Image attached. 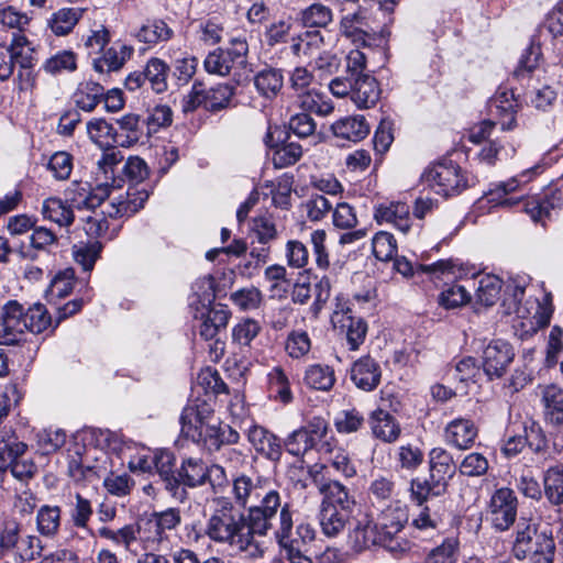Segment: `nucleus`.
I'll use <instances>...</instances> for the list:
<instances>
[{"instance_id": "9", "label": "nucleus", "mask_w": 563, "mask_h": 563, "mask_svg": "<svg viewBox=\"0 0 563 563\" xmlns=\"http://www.w3.org/2000/svg\"><path fill=\"white\" fill-rule=\"evenodd\" d=\"M91 434L97 446L118 455L122 463L126 462L131 472L152 473L153 451L151 449L140 446L110 430H93Z\"/></svg>"}, {"instance_id": "53", "label": "nucleus", "mask_w": 563, "mask_h": 563, "mask_svg": "<svg viewBox=\"0 0 563 563\" xmlns=\"http://www.w3.org/2000/svg\"><path fill=\"white\" fill-rule=\"evenodd\" d=\"M148 518L157 528L162 537H167L170 541V533L181 523V512L178 508H167L162 511L152 512Z\"/></svg>"}, {"instance_id": "13", "label": "nucleus", "mask_w": 563, "mask_h": 563, "mask_svg": "<svg viewBox=\"0 0 563 563\" xmlns=\"http://www.w3.org/2000/svg\"><path fill=\"white\" fill-rule=\"evenodd\" d=\"M542 53L540 46L530 45L521 54L518 65L514 70V76L519 79H532L536 77L540 80V74L543 73L550 80H556L563 86V47L559 49L558 60L548 64L544 68H540V59Z\"/></svg>"}, {"instance_id": "18", "label": "nucleus", "mask_w": 563, "mask_h": 563, "mask_svg": "<svg viewBox=\"0 0 563 563\" xmlns=\"http://www.w3.org/2000/svg\"><path fill=\"white\" fill-rule=\"evenodd\" d=\"M32 49V42L20 33L12 34L10 44L0 43V81H7L13 75L15 65L25 64Z\"/></svg>"}, {"instance_id": "31", "label": "nucleus", "mask_w": 563, "mask_h": 563, "mask_svg": "<svg viewBox=\"0 0 563 563\" xmlns=\"http://www.w3.org/2000/svg\"><path fill=\"white\" fill-rule=\"evenodd\" d=\"M152 472H156L165 483L166 489H168L174 496L178 492V479L177 473L175 472V456L174 454L164 449L153 451L152 456Z\"/></svg>"}, {"instance_id": "17", "label": "nucleus", "mask_w": 563, "mask_h": 563, "mask_svg": "<svg viewBox=\"0 0 563 563\" xmlns=\"http://www.w3.org/2000/svg\"><path fill=\"white\" fill-rule=\"evenodd\" d=\"M515 352L512 346L504 340H492L483 350V371L492 380L500 378L514 361Z\"/></svg>"}, {"instance_id": "16", "label": "nucleus", "mask_w": 563, "mask_h": 563, "mask_svg": "<svg viewBox=\"0 0 563 563\" xmlns=\"http://www.w3.org/2000/svg\"><path fill=\"white\" fill-rule=\"evenodd\" d=\"M26 329L24 307L18 300L7 301L0 309V345L18 344Z\"/></svg>"}, {"instance_id": "55", "label": "nucleus", "mask_w": 563, "mask_h": 563, "mask_svg": "<svg viewBox=\"0 0 563 563\" xmlns=\"http://www.w3.org/2000/svg\"><path fill=\"white\" fill-rule=\"evenodd\" d=\"M173 36V30L163 20L148 21L139 30L136 37L145 44H156Z\"/></svg>"}, {"instance_id": "8", "label": "nucleus", "mask_w": 563, "mask_h": 563, "mask_svg": "<svg viewBox=\"0 0 563 563\" xmlns=\"http://www.w3.org/2000/svg\"><path fill=\"white\" fill-rule=\"evenodd\" d=\"M232 499L234 500L235 507L249 508V514L255 509H264L263 507L269 499L272 503L271 512H267L264 517L265 523H268V528L274 529V520L279 508H282L280 494L275 489H267L260 478H252L245 474H240L232 478L231 488Z\"/></svg>"}, {"instance_id": "62", "label": "nucleus", "mask_w": 563, "mask_h": 563, "mask_svg": "<svg viewBox=\"0 0 563 563\" xmlns=\"http://www.w3.org/2000/svg\"><path fill=\"white\" fill-rule=\"evenodd\" d=\"M372 251L378 261H390L397 252V242L394 235L386 231L377 232L372 239Z\"/></svg>"}, {"instance_id": "63", "label": "nucleus", "mask_w": 563, "mask_h": 563, "mask_svg": "<svg viewBox=\"0 0 563 563\" xmlns=\"http://www.w3.org/2000/svg\"><path fill=\"white\" fill-rule=\"evenodd\" d=\"M311 349L309 334L303 330L291 331L285 342V351L291 358L298 360L306 356Z\"/></svg>"}, {"instance_id": "59", "label": "nucleus", "mask_w": 563, "mask_h": 563, "mask_svg": "<svg viewBox=\"0 0 563 563\" xmlns=\"http://www.w3.org/2000/svg\"><path fill=\"white\" fill-rule=\"evenodd\" d=\"M429 474L446 481L448 475L454 470L453 457L446 450L433 448L429 453Z\"/></svg>"}, {"instance_id": "51", "label": "nucleus", "mask_w": 563, "mask_h": 563, "mask_svg": "<svg viewBox=\"0 0 563 563\" xmlns=\"http://www.w3.org/2000/svg\"><path fill=\"white\" fill-rule=\"evenodd\" d=\"M503 288V280L494 274L482 275L476 288V299L481 303L489 307L499 298Z\"/></svg>"}, {"instance_id": "24", "label": "nucleus", "mask_w": 563, "mask_h": 563, "mask_svg": "<svg viewBox=\"0 0 563 563\" xmlns=\"http://www.w3.org/2000/svg\"><path fill=\"white\" fill-rule=\"evenodd\" d=\"M478 434L474 421L466 418H456L449 422L444 430L445 441L460 450L470 449Z\"/></svg>"}, {"instance_id": "3", "label": "nucleus", "mask_w": 563, "mask_h": 563, "mask_svg": "<svg viewBox=\"0 0 563 563\" xmlns=\"http://www.w3.org/2000/svg\"><path fill=\"white\" fill-rule=\"evenodd\" d=\"M101 206L91 208V213L85 220V230L88 235L113 240L122 228L121 220L129 218L143 208L148 199V192L145 189H139L135 186H129L126 191L111 195Z\"/></svg>"}, {"instance_id": "7", "label": "nucleus", "mask_w": 563, "mask_h": 563, "mask_svg": "<svg viewBox=\"0 0 563 563\" xmlns=\"http://www.w3.org/2000/svg\"><path fill=\"white\" fill-rule=\"evenodd\" d=\"M99 536L118 547H122L133 555L139 554V548L142 551L163 550L168 544V538L162 537L148 517L141 519L134 525H125L117 530L102 527L99 529Z\"/></svg>"}, {"instance_id": "29", "label": "nucleus", "mask_w": 563, "mask_h": 563, "mask_svg": "<svg viewBox=\"0 0 563 563\" xmlns=\"http://www.w3.org/2000/svg\"><path fill=\"white\" fill-rule=\"evenodd\" d=\"M446 486V481L434 477L431 474L424 477H415L410 482V499L418 506H423L430 497L442 495L445 492Z\"/></svg>"}, {"instance_id": "49", "label": "nucleus", "mask_w": 563, "mask_h": 563, "mask_svg": "<svg viewBox=\"0 0 563 563\" xmlns=\"http://www.w3.org/2000/svg\"><path fill=\"white\" fill-rule=\"evenodd\" d=\"M143 71L153 91L162 93L167 90L169 66L163 59L157 57L150 58Z\"/></svg>"}, {"instance_id": "33", "label": "nucleus", "mask_w": 563, "mask_h": 563, "mask_svg": "<svg viewBox=\"0 0 563 563\" xmlns=\"http://www.w3.org/2000/svg\"><path fill=\"white\" fill-rule=\"evenodd\" d=\"M89 140L101 150L118 145L117 129L103 118H93L86 124Z\"/></svg>"}, {"instance_id": "40", "label": "nucleus", "mask_w": 563, "mask_h": 563, "mask_svg": "<svg viewBox=\"0 0 563 563\" xmlns=\"http://www.w3.org/2000/svg\"><path fill=\"white\" fill-rule=\"evenodd\" d=\"M104 97V88L98 82L87 80L78 85L74 93L75 104L86 111L91 112L101 102Z\"/></svg>"}, {"instance_id": "30", "label": "nucleus", "mask_w": 563, "mask_h": 563, "mask_svg": "<svg viewBox=\"0 0 563 563\" xmlns=\"http://www.w3.org/2000/svg\"><path fill=\"white\" fill-rule=\"evenodd\" d=\"M380 97V89L376 79L363 75L353 79L351 100L358 109H368L376 104Z\"/></svg>"}, {"instance_id": "1", "label": "nucleus", "mask_w": 563, "mask_h": 563, "mask_svg": "<svg viewBox=\"0 0 563 563\" xmlns=\"http://www.w3.org/2000/svg\"><path fill=\"white\" fill-rule=\"evenodd\" d=\"M272 499L265 503L264 509H255L245 515L233 501L227 497L214 499V508L207 518L202 533H195V541L202 536L210 541L227 545L234 552L249 558H260L263 549L255 540V534L265 536L271 528L265 523L264 517L271 512Z\"/></svg>"}, {"instance_id": "4", "label": "nucleus", "mask_w": 563, "mask_h": 563, "mask_svg": "<svg viewBox=\"0 0 563 563\" xmlns=\"http://www.w3.org/2000/svg\"><path fill=\"white\" fill-rule=\"evenodd\" d=\"M407 521L408 515L405 507L398 503L388 505L377 515L373 526L357 525L350 538L354 539L356 549L378 544L391 552L405 551L407 542L400 533Z\"/></svg>"}, {"instance_id": "46", "label": "nucleus", "mask_w": 563, "mask_h": 563, "mask_svg": "<svg viewBox=\"0 0 563 563\" xmlns=\"http://www.w3.org/2000/svg\"><path fill=\"white\" fill-rule=\"evenodd\" d=\"M254 85L257 91L266 98L275 97L284 85V76L280 69L266 67L254 76Z\"/></svg>"}, {"instance_id": "34", "label": "nucleus", "mask_w": 563, "mask_h": 563, "mask_svg": "<svg viewBox=\"0 0 563 563\" xmlns=\"http://www.w3.org/2000/svg\"><path fill=\"white\" fill-rule=\"evenodd\" d=\"M36 531L41 537L55 539L62 527V509L59 506L43 505L36 512Z\"/></svg>"}, {"instance_id": "35", "label": "nucleus", "mask_w": 563, "mask_h": 563, "mask_svg": "<svg viewBox=\"0 0 563 563\" xmlns=\"http://www.w3.org/2000/svg\"><path fill=\"white\" fill-rule=\"evenodd\" d=\"M247 438L256 452L265 455L271 460L279 459L282 451L278 439L263 427H251L247 433Z\"/></svg>"}, {"instance_id": "32", "label": "nucleus", "mask_w": 563, "mask_h": 563, "mask_svg": "<svg viewBox=\"0 0 563 563\" xmlns=\"http://www.w3.org/2000/svg\"><path fill=\"white\" fill-rule=\"evenodd\" d=\"M373 435L384 442H394L400 435V426L389 412L377 409L369 417Z\"/></svg>"}, {"instance_id": "56", "label": "nucleus", "mask_w": 563, "mask_h": 563, "mask_svg": "<svg viewBox=\"0 0 563 563\" xmlns=\"http://www.w3.org/2000/svg\"><path fill=\"white\" fill-rule=\"evenodd\" d=\"M332 20V10L322 3H313L300 13V21L305 27H325Z\"/></svg>"}, {"instance_id": "26", "label": "nucleus", "mask_w": 563, "mask_h": 563, "mask_svg": "<svg viewBox=\"0 0 563 563\" xmlns=\"http://www.w3.org/2000/svg\"><path fill=\"white\" fill-rule=\"evenodd\" d=\"M371 128L363 115H347L334 121L331 132L336 139L353 143L361 142L369 134Z\"/></svg>"}, {"instance_id": "41", "label": "nucleus", "mask_w": 563, "mask_h": 563, "mask_svg": "<svg viewBox=\"0 0 563 563\" xmlns=\"http://www.w3.org/2000/svg\"><path fill=\"white\" fill-rule=\"evenodd\" d=\"M269 397L275 401L288 405L294 400L290 382L280 366L273 367L267 374Z\"/></svg>"}, {"instance_id": "64", "label": "nucleus", "mask_w": 563, "mask_h": 563, "mask_svg": "<svg viewBox=\"0 0 563 563\" xmlns=\"http://www.w3.org/2000/svg\"><path fill=\"white\" fill-rule=\"evenodd\" d=\"M27 329L32 333H42L52 327V317L42 303H34L25 310Z\"/></svg>"}, {"instance_id": "5", "label": "nucleus", "mask_w": 563, "mask_h": 563, "mask_svg": "<svg viewBox=\"0 0 563 563\" xmlns=\"http://www.w3.org/2000/svg\"><path fill=\"white\" fill-rule=\"evenodd\" d=\"M317 486L322 496L318 514L321 531L329 538L338 537L353 517L355 497L339 481L321 482Z\"/></svg>"}, {"instance_id": "12", "label": "nucleus", "mask_w": 563, "mask_h": 563, "mask_svg": "<svg viewBox=\"0 0 563 563\" xmlns=\"http://www.w3.org/2000/svg\"><path fill=\"white\" fill-rule=\"evenodd\" d=\"M543 170L544 166L542 164H536L505 181L490 184L489 188L478 200L479 207H488L489 209L496 207H512L518 203L519 200L509 197V195L519 190L522 185L531 181L533 177L541 174Z\"/></svg>"}, {"instance_id": "20", "label": "nucleus", "mask_w": 563, "mask_h": 563, "mask_svg": "<svg viewBox=\"0 0 563 563\" xmlns=\"http://www.w3.org/2000/svg\"><path fill=\"white\" fill-rule=\"evenodd\" d=\"M518 103L510 90H498L488 102V111L492 120L503 131L511 130L516 125V113Z\"/></svg>"}, {"instance_id": "6", "label": "nucleus", "mask_w": 563, "mask_h": 563, "mask_svg": "<svg viewBox=\"0 0 563 563\" xmlns=\"http://www.w3.org/2000/svg\"><path fill=\"white\" fill-rule=\"evenodd\" d=\"M278 527L275 529V536L282 548V554L290 563H312L311 544L314 541L316 531L310 523L301 522L297 526L295 537L292 530V512L288 503L282 505Z\"/></svg>"}, {"instance_id": "61", "label": "nucleus", "mask_w": 563, "mask_h": 563, "mask_svg": "<svg viewBox=\"0 0 563 563\" xmlns=\"http://www.w3.org/2000/svg\"><path fill=\"white\" fill-rule=\"evenodd\" d=\"M338 328L345 330L346 342L352 351L357 350L366 338L367 323L360 317L353 316L344 323L339 324Z\"/></svg>"}, {"instance_id": "23", "label": "nucleus", "mask_w": 563, "mask_h": 563, "mask_svg": "<svg viewBox=\"0 0 563 563\" xmlns=\"http://www.w3.org/2000/svg\"><path fill=\"white\" fill-rule=\"evenodd\" d=\"M380 377V366L371 356H362L352 365L351 379L357 388L364 391L374 390L379 385Z\"/></svg>"}, {"instance_id": "14", "label": "nucleus", "mask_w": 563, "mask_h": 563, "mask_svg": "<svg viewBox=\"0 0 563 563\" xmlns=\"http://www.w3.org/2000/svg\"><path fill=\"white\" fill-rule=\"evenodd\" d=\"M531 278L526 274H517L510 276L506 283L504 306L507 313H515L517 317L526 320L521 322L522 327H528L527 334L537 332L538 327H544L549 323L550 314L543 311L541 314L542 321H537V325L526 317V310L521 307V301L525 298L527 289L531 286Z\"/></svg>"}, {"instance_id": "50", "label": "nucleus", "mask_w": 563, "mask_h": 563, "mask_svg": "<svg viewBox=\"0 0 563 563\" xmlns=\"http://www.w3.org/2000/svg\"><path fill=\"white\" fill-rule=\"evenodd\" d=\"M459 558L460 541L456 537H449L426 555L424 563H457Z\"/></svg>"}, {"instance_id": "60", "label": "nucleus", "mask_w": 563, "mask_h": 563, "mask_svg": "<svg viewBox=\"0 0 563 563\" xmlns=\"http://www.w3.org/2000/svg\"><path fill=\"white\" fill-rule=\"evenodd\" d=\"M547 413L555 423H563V388L549 385L543 389L542 396Z\"/></svg>"}, {"instance_id": "52", "label": "nucleus", "mask_w": 563, "mask_h": 563, "mask_svg": "<svg viewBox=\"0 0 563 563\" xmlns=\"http://www.w3.org/2000/svg\"><path fill=\"white\" fill-rule=\"evenodd\" d=\"M323 46V36L320 31H306L294 38L291 51L296 56H306L312 58L320 53Z\"/></svg>"}, {"instance_id": "58", "label": "nucleus", "mask_w": 563, "mask_h": 563, "mask_svg": "<svg viewBox=\"0 0 563 563\" xmlns=\"http://www.w3.org/2000/svg\"><path fill=\"white\" fill-rule=\"evenodd\" d=\"M544 494L554 505L563 503V467H550L544 474Z\"/></svg>"}, {"instance_id": "37", "label": "nucleus", "mask_w": 563, "mask_h": 563, "mask_svg": "<svg viewBox=\"0 0 563 563\" xmlns=\"http://www.w3.org/2000/svg\"><path fill=\"white\" fill-rule=\"evenodd\" d=\"M216 299V284L212 275H205L196 279L191 286L189 305L196 309H207Z\"/></svg>"}, {"instance_id": "21", "label": "nucleus", "mask_w": 563, "mask_h": 563, "mask_svg": "<svg viewBox=\"0 0 563 563\" xmlns=\"http://www.w3.org/2000/svg\"><path fill=\"white\" fill-rule=\"evenodd\" d=\"M543 538L553 539L552 531L548 527L539 530L533 522H523L518 525L516 539L512 547V553L518 560L529 556L532 551V544L541 550Z\"/></svg>"}, {"instance_id": "47", "label": "nucleus", "mask_w": 563, "mask_h": 563, "mask_svg": "<svg viewBox=\"0 0 563 563\" xmlns=\"http://www.w3.org/2000/svg\"><path fill=\"white\" fill-rule=\"evenodd\" d=\"M262 331L261 323L252 318H243L232 328V344L240 349L251 347Z\"/></svg>"}, {"instance_id": "22", "label": "nucleus", "mask_w": 563, "mask_h": 563, "mask_svg": "<svg viewBox=\"0 0 563 563\" xmlns=\"http://www.w3.org/2000/svg\"><path fill=\"white\" fill-rule=\"evenodd\" d=\"M374 219L378 224H391L402 233L411 228L410 208L406 202L388 201L374 209Z\"/></svg>"}, {"instance_id": "19", "label": "nucleus", "mask_w": 563, "mask_h": 563, "mask_svg": "<svg viewBox=\"0 0 563 563\" xmlns=\"http://www.w3.org/2000/svg\"><path fill=\"white\" fill-rule=\"evenodd\" d=\"M517 507L518 499L512 489L508 487L497 489L489 503L494 527L500 531L507 530L516 520Z\"/></svg>"}, {"instance_id": "25", "label": "nucleus", "mask_w": 563, "mask_h": 563, "mask_svg": "<svg viewBox=\"0 0 563 563\" xmlns=\"http://www.w3.org/2000/svg\"><path fill=\"white\" fill-rule=\"evenodd\" d=\"M134 49L122 42H115L112 46L103 49V54L93 59V69L99 74L120 70L132 57Z\"/></svg>"}, {"instance_id": "28", "label": "nucleus", "mask_w": 563, "mask_h": 563, "mask_svg": "<svg viewBox=\"0 0 563 563\" xmlns=\"http://www.w3.org/2000/svg\"><path fill=\"white\" fill-rule=\"evenodd\" d=\"M200 313L199 334L207 341L213 340L220 330L227 327L231 316V312L221 305L200 309Z\"/></svg>"}, {"instance_id": "43", "label": "nucleus", "mask_w": 563, "mask_h": 563, "mask_svg": "<svg viewBox=\"0 0 563 563\" xmlns=\"http://www.w3.org/2000/svg\"><path fill=\"white\" fill-rule=\"evenodd\" d=\"M563 205L562 194L553 191L542 199H531L525 205L526 212L534 222H543L545 218L551 216L555 209H560Z\"/></svg>"}, {"instance_id": "54", "label": "nucleus", "mask_w": 563, "mask_h": 563, "mask_svg": "<svg viewBox=\"0 0 563 563\" xmlns=\"http://www.w3.org/2000/svg\"><path fill=\"white\" fill-rule=\"evenodd\" d=\"M203 66L209 74L219 76H227L232 69L240 67L228 52L222 48L209 53L203 62Z\"/></svg>"}, {"instance_id": "44", "label": "nucleus", "mask_w": 563, "mask_h": 563, "mask_svg": "<svg viewBox=\"0 0 563 563\" xmlns=\"http://www.w3.org/2000/svg\"><path fill=\"white\" fill-rule=\"evenodd\" d=\"M119 131L117 130L118 145L121 147H131L136 144L142 135L140 126V117L134 113H126L117 120Z\"/></svg>"}, {"instance_id": "45", "label": "nucleus", "mask_w": 563, "mask_h": 563, "mask_svg": "<svg viewBox=\"0 0 563 563\" xmlns=\"http://www.w3.org/2000/svg\"><path fill=\"white\" fill-rule=\"evenodd\" d=\"M84 10L79 8H63L54 12L48 20V26L57 36L67 35L73 31L82 15Z\"/></svg>"}, {"instance_id": "2", "label": "nucleus", "mask_w": 563, "mask_h": 563, "mask_svg": "<svg viewBox=\"0 0 563 563\" xmlns=\"http://www.w3.org/2000/svg\"><path fill=\"white\" fill-rule=\"evenodd\" d=\"M213 412L207 400L197 398L185 406L179 419L181 434L209 452L220 451L224 445L240 441L239 432L232 427L212 422Z\"/></svg>"}, {"instance_id": "36", "label": "nucleus", "mask_w": 563, "mask_h": 563, "mask_svg": "<svg viewBox=\"0 0 563 563\" xmlns=\"http://www.w3.org/2000/svg\"><path fill=\"white\" fill-rule=\"evenodd\" d=\"M303 383L311 389L329 391L335 384L334 369L327 364H311L305 369Z\"/></svg>"}, {"instance_id": "48", "label": "nucleus", "mask_w": 563, "mask_h": 563, "mask_svg": "<svg viewBox=\"0 0 563 563\" xmlns=\"http://www.w3.org/2000/svg\"><path fill=\"white\" fill-rule=\"evenodd\" d=\"M298 100L302 110L314 113L319 117H327L334 110L332 100L316 88L301 95Z\"/></svg>"}, {"instance_id": "57", "label": "nucleus", "mask_w": 563, "mask_h": 563, "mask_svg": "<svg viewBox=\"0 0 563 563\" xmlns=\"http://www.w3.org/2000/svg\"><path fill=\"white\" fill-rule=\"evenodd\" d=\"M422 268L428 273L440 272L441 274H446L452 278H464L467 275H475L473 267L454 258L440 260L431 265L422 266Z\"/></svg>"}, {"instance_id": "10", "label": "nucleus", "mask_w": 563, "mask_h": 563, "mask_svg": "<svg viewBox=\"0 0 563 563\" xmlns=\"http://www.w3.org/2000/svg\"><path fill=\"white\" fill-rule=\"evenodd\" d=\"M476 179L452 161L430 165L421 175V183L437 195L451 197L473 186Z\"/></svg>"}, {"instance_id": "39", "label": "nucleus", "mask_w": 563, "mask_h": 563, "mask_svg": "<svg viewBox=\"0 0 563 563\" xmlns=\"http://www.w3.org/2000/svg\"><path fill=\"white\" fill-rule=\"evenodd\" d=\"M42 214L44 219L55 222L59 227H69L75 220L71 206L58 197H49L43 201Z\"/></svg>"}, {"instance_id": "27", "label": "nucleus", "mask_w": 563, "mask_h": 563, "mask_svg": "<svg viewBox=\"0 0 563 563\" xmlns=\"http://www.w3.org/2000/svg\"><path fill=\"white\" fill-rule=\"evenodd\" d=\"M367 19V11L364 8H358L357 11L344 15L340 22L341 34L357 46H366L371 40L368 33L364 30L368 26Z\"/></svg>"}, {"instance_id": "11", "label": "nucleus", "mask_w": 563, "mask_h": 563, "mask_svg": "<svg viewBox=\"0 0 563 563\" xmlns=\"http://www.w3.org/2000/svg\"><path fill=\"white\" fill-rule=\"evenodd\" d=\"M26 444L18 440L12 428L0 430V475L10 470L11 474L24 481L31 478L36 466L31 459L24 456Z\"/></svg>"}, {"instance_id": "38", "label": "nucleus", "mask_w": 563, "mask_h": 563, "mask_svg": "<svg viewBox=\"0 0 563 563\" xmlns=\"http://www.w3.org/2000/svg\"><path fill=\"white\" fill-rule=\"evenodd\" d=\"M548 81V77L544 82L537 81L525 93L526 102L539 111L550 110L558 99L556 90Z\"/></svg>"}, {"instance_id": "15", "label": "nucleus", "mask_w": 563, "mask_h": 563, "mask_svg": "<svg viewBox=\"0 0 563 563\" xmlns=\"http://www.w3.org/2000/svg\"><path fill=\"white\" fill-rule=\"evenodd\" d=\"M120 185L112 178V183H100L96 187L84 181H73L65 190V200L71 209L90 210L97 208L114 192L118 191Z\"/></svg>"}, {"instance_id": "42", "label": "nucleus", "mask_w": 563, "mask_h": 563, "mask_svg": "<svg viewBox=\"0 0 563 563\" xmlns=\"http://www.w3.org/2000/svg\"><path fill=\"white\" fill-rule=\"evenodd\" d=\"M207 474V464L197 457H187L183 461L177 471L178 485L195 488L205 485V475Z\"/></svg>"}]
</instances>
